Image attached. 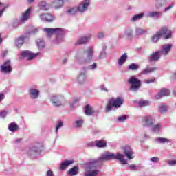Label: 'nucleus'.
<instances>
[{
    "mask_svg": "<svg viewBox=\"0 0 176 176\" xmlns=\"http://www.w3.org/2000/svg\"><path fill=\"white\" fill-rule=\"evenodd\" d=\"M117 159L121 163V164H127V160L124 159V155L118 153L115 155L112 153H106L100 156L98 160H91L90 162L85 164V167L87 170H93L100 167L102 164V162H107V160H113Z\"/></svg>",
    "mask_w": 176,
    "mask_h": 176,
    "instance_id": "obj_1",
    "label": "nucleus"
},
{
    "mask_svg": "<svg viewBox=\"0 0 176 176\" xmlns=\"http://www.w3.org/2000/svg\"><path fill=\"white\" fill-rule=\"evenodd\" d=\"M44 31L47 32V36H48V38H50L52 35L54 34L56 36V40L55 41L56 44L60 43V42L64 41V35H65V31L62 28H45L44 29Z\"/></svg>",
    "mask_w": 176,
    "mask_h": 176,
    "instance_id": "obj_2",
    "label": "nucleus"
},
{
    "mask_svg": "<svg viewBox=\"0 0 176 176\" xmlns=\"http://www.w3.org/2000/svg\"><path fill=\"white\" fill-rule=\"evenodd\" d=\"M94 53V50H93V47H89L84 53L78 52L76 56V58L78 63H81V64H85V63H89L93 58V54Z\"/></svg>",
    "mask_w": 176,
    "mask_h": 176,
    "instance_id": "obj_3",
    "label": "nucleus"
},
{
    "mask_svg": "<svg viewBox=\"0 0 176 176\" xmlns=\"http://www.w3.org/2000/svg\"><path fill=\"white\" fill-rule=\"evenodd\" d=\"M160 36H163L164 39H170L172 36L171 30H168L167 27H163L159 32H157L152 37V41L154 43H156L159 39H160Z\"/></svg>",
    "mask_w": 176,
    "mask_h": 176,
    "instance_id": "obj_4",
    "label": "nucleus"
},
{
    "mask_svg": "<svg viewBox=\"0 0 176 176\" xmlns=\"http://www.w3.org/2000/svg\"><path fill=\"white\" fill-rule=\"evenodd\" d=\"M124 101V100L121 97H118L117 98H110L108 105L106 107V112L112 111V108H120Z\"/></svg>",
    "mask_w": 176,
    "mask_h": 176,
    "instance_id": "obj_5",
    "label": "nucleus"
},
{
    "mask_svg": "<svg viewBox=\"0 0 176 176\" xmlns=\"http://www.w3.org/2000/svg\"><path fill=\"white\" fill-rule=\"evenodd\" d=\"M89 5H90V0H85L78 6V8H69L67 10V13L69 14H75L76 13V11L80 12L81 13H83V12L87 11V9L89 8Z\"/></svg>",
    "mask_w": 176,
    "mask_h": 176,
    "instance_id": "obj_6",
    "label": "nucleus"
},
{
    "mask_svg": "<svg viewBox=\"0 0 176 176\" xmlns=\"http://www.w3.org/2000/svg\"><path fill=\"white\" fill-rule=\"evenodd\" d=\"M129 85H131L130 87V90L132 91H138V89L141 87V80L137 78L135 76H132L128 80Z\"/></svg>",
    "mask_w": 176,
    "mask_h": 176,
    "instance_id": "obj_7",
    "label": "nucleus"
},
{
    "mask_svg": "<svg viewBox=\"0 0 176 176\" xmlns=\"http://www.w3.org/2000/svg\"><path fill=\"white\" fill-rule=\"evenodd\" d=\"M51 101L54 107H61L65 104V99L63 96L57 95L51 98Z\"/></svg>",
    "mask_w": 176,
    "mask_h": 176,
    "instance_id": "obj_8",
    "label": "nucleus"
},
{
    "mask_svg": "<svg viewBox=\"0 0 176 176\" xmlns=\"http://www.w3.org/2000/svg\"><path fill=\"white\" fill-rule=\"evenodd\" d=\"M155 123V120L151 116H146L142 118V124L145 127H151Z\"/></svg>",
    "mask_w": 176,
    "mask_h": 176,
    "instance_id": "obj_9",
    "label": "nucleus"
},
{
    "mask_svg": "<svg viewBox=\"0 0 176 176\" xmlns=\"http://www.w3.org/2000/svg\"><path fill=\"white\" fill-rule=\"evenodd\" d=\"M38 56V54H32L31 52L26 50L22 52L19 55V57L21 60L25 57H27L28 60H32Z\"/></svg>",
    "mask_w": 176,
    "mask_h": 176,
    "instance_id": "obj_10",
    "label": "nucleus"
},
{
    "mask_svg": "<svg viewBox=\"0 0 176 176\" xmlns=\"http://www.w3.org/2000/svg\"><path fill=\"white\" fill-rule=\"evenodd\" d=\"M1 72H3V74H10V72H12L10 60H8L4 62V63L1 65Z\"/></svg>",
    "mask_w": 176,
    "mask_h": 176,
    "instance_id": "obj_11",
    "label": "nucleus"
},
{
    "mask_svg": "<svg viewBox=\"0 0 176 176\" xmlns=\"http://www.w3.org/2000/svg\"><path fill=\"white\" fill-rule=\"evenodd\" d=\"M173 44H164L162 45L161 50H159V52H160L162 56H167L171 52Z\"/></svg>",
    "mask_w": 176,
    "mask_h": 176,
    "instance_id": "obj_12",
    "label": "nucleus"
},
{
    "mask_svg": "<svg viewBox=\"0 0 176 176\" xmlns=\"http://www.w3.org/2000/svg\"><path fill=\"white\" fill-rule=\"evenodd\" d=\"M170 96V89L163 88L161 91L155 96L157 100H160L162 97H167Z\"/></svg>",
    "mask_w": 176,
    "mask_h": 176,
    "instance_id": "obj_13",
    "label": "nucleus"
},
{
    "mask_svg": "<svg viewBox=\"0 0 176 176\" xmlns=\"http://www.w3.org/2000/svg\"><path fill=\"white\" fill-rule=\"evenodd\" d=\"M160 57H162V54L160 53V51H157L153 54H151V55H149L148 56V60L150 62L152 61H159V60H160Z\"/></svg>",
    "mask_w": 176,
    "mask_h": 176,
    "instance_id": "obj_14",
    "label": "nucleus"
},
{
    "mask_svg": "<svg viewBox=\"0 0 176 176\" xmlns=\"http://www.w3.org/2000/svg\"><path fill=\"white\" fill-rule=\"evenodd\" d=\"M124 153L126 156V157L129 159V160H133V159H134V156H133V155H134V153L133 152V149H131V147H130L129 146H126L124 148Z\"/></svg>",
    "mask_w": 176,
    "mask_h": 176,
    "instance_id": "obj_15",
    "label": "nucleus"
},
{
    "mask_svg": "<svg viewBox=\"0 0 176 176\" xmlns=\"http://www.w3.org/2000/svg\"><path fill=\"white\" fill-rule=\"evenodd\" d=\"M28 35H30V33L27 34H23L19 38H16L15 40V45L17 47H21L23 46V44L24 43V39L25 38H28Z\"/></svg>",
    "mask_w": 176,
    "mask_h": 176,
    "instance_id": "obj_16",
    "label": "nucleus"
},
{
    "mask_svg": "<svg viewBox=\"0 0 176 176\" xmlns=\"http://www.w3.org/2000/svg\"><path fill=\"white\" fill-rule=\"evenodd\" d=\"M40 19L42 21H47L50 23L54 20V16L50 14H43L40 15Z\"/></svg>",
    "mask_w": 176,
    "mask_h": 176,
    "instance_id": "obj_17",
    "label": "nucleus"
},
{
    "mask_svg": "<svg viewBox=\"0 0 176 176\" xmlns=\"http://www.w3.org/2000/svg\"><path fill=\"white\" fill-rule=\"evenodd\" d=\"M31 10H32V8L30 7L25 12L22 14V17L21 19V21H22V23L27 21V20L30 19V16L31 15Z\"/></svg>",
    "mask_w": 176,
    "mask_h": 176,
    "instance_id": "obj_18",
    "label": "nucleus"
},
{
    "mask_svg": "<svg viewBox=\"0 0 176 176\" xmlns=\"http://www.w3.org/2000/svg\"><path fill=\"white\" fill-rule=\"evenodd\" d=\"M52 5L55 9H59V8H62L63 5H64V1L63 0H54Z\"/></svg>",
    "mask_w": 176,
    "mask_h": 176,
    "instance_id": "obj_19",
    "label": "nucleus"
},
{
    "mask_svg": "<svg viewBox=\"0 0 176 176\" xmlns=\"http://www.w3.org/2000/svg\"><path fill=\"white\" fill-rule=\"evenodd\" d=\"M89 40L90 37H80L78 40H77L75 45H85V43H87Z\"/></svg>",
    "mask_w": 176,
    "mask_h": 176,
    "instance_id": "obj_20",
    "label": "nucleus"
},
{
    "mask_svg": "<svg viewBox=\"0 0 176 176\" xmlns=\"http://www.w3.org/2000/svg\"><path fill=\"white\" fill-rule=\"evenodd\" d=\"M85 80H86V73L81 72L77 78V82L82 85V83H85Z\"/></svg>",
    "mask_w": 176,
    "mask_h": 176,
    "instance_id": "obj_21",
    "label": "nucleus"
},
{
    "mask_svg": "<svg viewBox=\"0 0 176 176\" xmlns=\"http://www.w3.org/2000/svg\"><path fill=\"white\" fill-rule=\"evenodd\" d=\"M85 115L91 116V115H94V113H96V111H94L91 106L87 104L85 107Z\"/></svg>",
    "mask_w": 176,
    "mask_h": 176,
    "instance_id": "obj_22",
    "label": "nucleus"
},
{
    "mask_svg": "<svg viewBox=\"0 0 176 176\" xmlns=\"http://www.w3.org/2000/svg\"><path fill=\"white\" fill-rule=\"evenodd\" d=\"M72 163H74V161H72V160L64 161L60 164V170H65V168H67V167H68V166H71V164H72Z\"/></svg>",
    "mask_w": 176,
    "mask_h": 176,
    "instance_id": "obj_23",
    "label": "nucleus"
},
{
    "mask_svg": "<svg viewBox=\"0 0 176 176\" xmlns=\"http://www.w3.org/2000/svg\"><path fill=\"white\" fill-rule=\"evenodd\" d=\"M96 146L97 148H105L107 146V142L104 140H96Z\"/></svg>",
    "mask_w": 176,
    "mask_h": 176,
    "instance_id": "obj_24",
    "label": "nucleus"
},
{
    "mask_svg": "<svg viewBox=\"0 0 176 176\" xmlns=\"http://www.w3.org/2000/svg\"><path fill=\"white\" fill-rule=\"evenodd\" d=\"M31 98H36L39 96V91L35 89H31L29 91Z\"/></svg>",
    "mask_w": 176,
    "mask_h": 176,
    "instance_id": "obj_25",
    "label": "nucleus"
},
{
    "mask_svg": "<svg viewBox=\"0 0 176 176\" xmlns=\"http://www.w3.org/2000/svg\"><path fill=\"white\" fill-rule=\"evenodd\" d=\"M127 53H124L122 56L118 59V65H123L126 60H127Z\"/></svg>",
    "mask_w": 176,
    "mask_h": 176,
    "instance_id": "obj_26",
    "label": "nucleus"
},
{
    "mask_svg": "<svg viewBox=\"0 0 176 176\" xmlns=\"http://www.w3.org/2000/svg\"><path fill=\"white\" fill-rule=\"evenodd\" d=\"M146 32H148V30L146 29H142L141 28H136L135 29V34L138 36L144 35V34H146Z\"/></svg>",
    "mask_w": 176,
    "mask_h": 176,
    "instance_id": "obj_27",
    "label": "nucleus"
},
{
    "mask_svg": "<svg viewBox=\"0 0 176 176\" xmlns=\"http://www.w3.org/2000/svg\"><path fill=\"white\" fill-rule=\"evenodd\" d=\"M8 129L10 131H17L19 130V125L16 122H12L9 124Z\"/></svg>",
    "mask_w": 176,
    "mask_h": 176,
    "instance_id": "obj_28",
    "label": "nucleus"
},
{
    "mask_svg": "<svg viewBox=\"0 0 176 176\" xmlns=\"http://www.w3.org/2000/svg\"><path fill=\"white\" fill-rule=\"evenodd\" d=\"M167 0H156L155 1V7L157 9H160L162 6H164L165 5Z\"/></svg>",
    "mask_w": 176,
    "mask_h": 176,
    "instance_id": "obj_29",
    "label": "nucleus"
},
{
    "mask_svg": "<svg viewBox=\"0 0 176 176\" xmlns=\"http://www.w3.org/2000/svg\"><path fill=\"white\" fill-rule=\"evenodd\" d=\"M162 14L160 12H151L148 13L149 17H155V19H160V17H162Z\"/></svg>",
    "mask_w": 176,
    "mask_h": 176,
    "instance_id": "obj_30",
    "label": "nucleus"
},
{
    "mask_svg": "<svg viewBox=\"0 0 176 176\" xmlns=\"http://www.w3.org/2000/svg\"><path fill=\"white\" fill-rule=\"evenodd\" d=\"M78 170H79V167L77 166H75L74 167H73L72 169H70L69 174L71 176H74V175H76L78 174Z\"/></svg>",
    "mask_w": 176,
    "mask_h": 176,
    "instance_id": "obj_31",
    "label": "nucleus"
},
{
    "mask_svg": "<svg viewBox=\"0 0 176 176\" xmlns=\"http://www.w3.org/2000/svg\"><path fill=\"white\" fill-rule=\"evenodd\" d=\"M99 170H94L92 171H87L85 173V176H97L99 174Z\"/></svg>",
    "mask_w": 176,
    "mask_h": 176,
    "instance_id": "obj_32",
    "label": "nucleus"
},
{
    "mask_svg": "<svg viewBox=\"0 0 176 176\" xmlns=\"http://www.w3.org/2000/svg\"><path fill=\"white\" fill-rule=\"evenodd\" d=\"M156 69H157L156 67L147 68L142 70V74L143 75H146V74H151V72H153L154 71H156Z\"/></svg>",
    "mask_w": 176,
    "mask_h": 176,
    "instance_id": "obj_33",
    "label": "nucleus"
},
{
    "mask_svg": "<svg viewBox=\"0 0 176 176\" xmlns=\"http://www.w3.org/2000/svg\"><path fill=\"white\" fill-rule=\"evenodd\" d=\"M38 7L41 10H47L49 8L47 7V4H46V1H41L38 4Z\"/></svg>",
    "mask_w": 176,
    "mask_h": 176,
    "instance_id": "obj_34",
    "label": "nucleus"
},
{
    "mask_svg": "<svg viewBox=\"0 0 176 176\" xmlns=\"http://www.w3.org/2000/svg\"><path fill=\"white\" fill-rule=\"evenodd\" d=\"M130 170H133V171H140V170H141V168H142V166L141 165H138L135 166L134 164H131L129 166Z\"/></svg>",
    "mask_w": 176,
    "mask_h": 176,
    "instance_id": "obj_35",
    "label": "nucleus"
},
{
    "mask_svg": "<svg viewBox=\"0 0 176 176\" xmlns=\"http://www.w3.org/2000/svg\"><path fill=\"white\" fill-rule=\"evenodd\" d=\"M162 130V125L160 124H157L154 125L152 128L153 133H159Z\"/></svg>",
    "mask_w": 176,
    "mask_h": 176,
    "instance_id": "obj_36",
    "label": "nucleus"
},
{
    "mask_svg": "<svg viewBox=\"0 0 176 176\" xmlns=\"http://www.w3.org/2000/svg\"><path fill=\"white\" fill-rule=\"evenodd\" d=\"M144 17V13H140L136 15H134L131 21H137V20H140V19H142Z\"/></svg>",
    "mask_w": 176,
    "mask_h": 176,
    "instance_id": "obj_37",
    "label": "nucleus"
},
{
    "mask_svg": "<svg viewBox=\"0 0 176 176\" xmlns=\"http://www.w3.org/2000/svg\"><path fill=\"white\" fill-rule=\"evenodd\" d=\"M6 8H8V4L0 3V17L2 16L3 12H5Z\"/></svg>",
    "mask_w": 176,
    "mask_h": 176,
    "instance_id": "obj_38",
    "label": "nucleus"
},
{
    "mask_svg": "<svg viewBox=\"0 0 176 176\" xmlns=\"http://www.w3.org/2000/svg\"><path fill=\"white\" fill-rule=\"evenodd\" d=\"M39 152H41L39 146H34L31 148L30 155H34V153H39Z\"/></svg>",
    "mask_w": 176,
    "mask_h": 176,
    "instance_id": "obj_39",
    "label": "nucleus"
},
{
    "mask_svg": "<svg viewBox=\"0 0 176 176\" xmlns=\"http://www.w3.org/2000/svg\"><path fill=\"white\" fill-rule=\"evenodd\" d=\"M128 68L131 71H137V69H138L140 68V66H138V65H137L135 63H132L131 65H130L129 66Z\"/></svg>",
    "mask_w": 176,
    "mask_h": 176,
    "instance_id": "obj_40",
    "label": "nucleus"
},
{
    "mask_svg": "<svg viewBox=\"0 0 176 176\" xmlns=\"http://www.w3.org/2000/svg\"><path fill=\"white\" fill-rule=\"evenodd\" d=\"M125 34L128 38H133V30L131 28H127L126 30Z\"/></svg>",
    "mask_w": 176,
    "mask_h": 176,
    "instance_id": "obj_41",
    "label": "nucleus"
},
{
    "mask_svg": "<svg viewBox=\"0 0 176 176\" xmlns=\"http://www.w3.org/2000/svg\"><path fill=\"white\" fill-rule=\"evenodd\" d=\"M37 46L40 50L43 49V47H45V41L41 39L37 40Z\"/></svg>",
    "mask_w": 176,
    "mask_h": 176,
    "instance_id": "obj_42",
    "label": "nucleus"
},
{
    "mask_svg": "<svg viewBox=\"0 0 176 176\" xmlns=\"http://www.w3.org/2000/svg\"><path fill=\"white\" fill-rule=\"evenodd\" d=\"M139 105L142 108L144 107H148V105H149V101H148V100H140L139 101Z\"/></svg>",
    "mask_w": 176,
    "mask_h": 176,
    "instance_id": "obj_43",
    "label": "nucleus"
},
{
    "mask_svg": "<svg viewBox=\"0 0 176 176\" xmlns=\"http://www.w3.org/2000/svg\"><path fill=\"white\" fill-rule=\"evenodd\" d=\"M156 141H157L160 144H166V142H168L167 139L163 138H157Z\"/></svg>",
    "mask_w": 176,
    "mask_h": 176,
    "instance_id": "obj_44",
    "label": "nucleus"
},
{
    "mask_svg": "<svg viewBox=\"0 0 176 176\" xmlns=\"http://www.w3.org/2000/svg\"><path fill=\"white\" fill-rule=\"evenodd\" d=\"M167 109H168L167 106L164 104H161L159 107L160 112H166Z\"/></svg>",
    "mask_w": 176,
    "mask_h": 176,
    "instance_id": "obj_45",
    "label": "nucleus"
},
{
    "mask_svg": "<svg viewBox=\"0 0 176 176\" xmlns=\"http://www.w3.org/2000/svg\"><path fill=\"white\" fill-rule=\"evenodd\" d=\"M155 80H156V78H148V79L144 80V82L148 85L149 83H153V82H155Z\"/></svg>",
    "mask_w": 176,
    "mask_h": 176,
    "instance_id": "obj_46",
    "label": "nucleus"
},
{
    "mask_svg": "<svg viewBox=\"0 0 176 176\" xmlns=\"http://www.w3.org/2000/svg\"><path fill=\"white\" fill-rule=\"evenodd\" d=\"M174 6H175V3L173 2L168 7L165 8L164 12H168V10H170V9H173V8H174Z\"/></svg>",
    "mask_w": 176,
    "mask_h": 176,
    "instance_id": "obj_47",
    "label": "nucleus"
},
{
    "mask_svg": "<svg viewBox=\"0 0 176 176\" xmlns=\"http://www.w3.org/2000/svg\"><path fill=\"white\" fill-rule=\"evenodd\" d=\"M63 122H59L56 126V133H58V130L60 129H61V127H63Z\"/></svg>",
    "mask_w": 176,
    "mask_h": 176,
    "instance_id": "obj_48",
    "label": "nucleus"
},
{
    "mask_svg": "<svg viewBox=\"0 0 176 176\" xmlns=\"http://www.w3.org/2000/svg\"><path fill=\"white\" fill-rule=\"evenodd\" d=\"M127 119V116L124 115L122 116H120L118 118V122H124Z\"/></svg>",
    "mask_w": 176,
    "mask_h": 176,
    "instance_id": "obj_49",
    "label": "nucleus"
},
{
    "mask_svg": "<svg viewBox=\"0 0 176 176\" xmlns=\"http://www.w3.org/2000/svg\"><path fill=\"white\" fill-rule=\"evenodd\" d=\"M97 68V63H94V64L88 66V69H90L91 71L96 69Z\"/></svg>",
    "mask_w": 176,
    "mask_h": 176,
    "instance_id": "obj_50",
    "label": "nucleus"
},
{
    "mask_svg": "<svg viewBox=\"0 0 176 176\" xmlns=\"http://www.w3.org/2000/svg\"><path fill=\"white\" fill-rule=\"evenodd\" d=\"M76 127H82V124H83V120H78L76 122Z\"/></svg>",
    "mask_w": 176,
    "mask_h": 176,
    "instance_id": "obj_51",
    "label": "nucleus"
},
{
    "mask_svg": "<svg viewBox=\"0 0 176 176\" xmlns=\"http://www.w3.org/2000/svg\"><path fill=\"white\" fill-rule=\"evenodd\" d=\"M87 146L88 148H93L94 146H96V141L94 142H90L89 143L87 144Z\"/></svg>",
    "mask_w": 176,
    "mask_h": 176,
    "instance_id": "obj_52",
    "label": "nucleus"
},
{
    "mask_svg": "<svg viewBox=\"0 0 176 176\" xmlns=\"http://www.w3.org/2000/svg\"><path fill=\"white\" fill-rule=\"evenodd\" d=\"M104 57H107V53L105 51H102L99 55V58H104Z\"/></svg>",
    "mask_w": 176,
    "mask_h": 176,
    "instance_id": "obj_53",
    "label": "nucleus"
},
{
    "mask_svg": "<svg viewBox=\"0 0 176 176\" xmlns=\"http://www.w3.org/2000/svg\"><path fill=\"white\" fill-rule=\"evenodd\" d=\"M6 115H8V111H3L0 112V118H6Z\"/></svg>",
    "mask_w": 176,
    "mask_h": 176,
    "instance_id": "obj_54",
    "label": "nucleus"
},
{
    "mask_svg": "<svg viewBox=\"0 0 176 176\" xmlns=\"http://www.w3.org/2000/svg\"><path fill=\"white\" fill-rule=\"evenodd\" d=\"M151 162L153 163H158L159 162V157H154L151 159Z\"/></svg>",
    "mask_w": 176,
    "mask_h": 176,
    "instance_id": "obj_55",
    "label": "nucleus"
},
{
    "mask_svg": "<svg viewBox=\"0 0 176 176\" xmlns=\"http://www.w3.org/2000/svg\"><path fill=\"white\" fill-rule=\"evenodd\" d=\"M168 164L169 166H175L176 160H170V161H168Z\"/></svg>",
    "mask_w": 176,
    "mask_h": 176,
    "instance_id": "obj_56",
    "label": "nucleus"
},
{
    "mask_svg": "<svg viewBox=\"0 0 176 176\" xmlns=\"http://www.w3.org/2000/svg\"><path fill=\"white\" fill-rule=\"evenodd\" d=\"M47 176H54V174H53L52 170H48L47 173Z\"/></svg>",
    "mask_w": 176,
    "mask_h": 176,
    "instance_id": "obj_57",
    "label": "nucleus"
},
{
    "mask_svg": "<svg viewBox=\"0 0 176 176\" xmlns=\"http://www.w3.org/2000/svg\"><path fill=\"white\" fill-rule=\"evenodd\" d=\"M98 38L99 39H101V38H104V33H102V32L99 33V34H98Z\"/></svg>",
    "mask_w": 176,
    "mask_h": 176,
    "instance_id": "obj_58",
    "label": "nucleus"
},
{
    "mask_svg": "<svg viewBox=\"0 0 176 176\" xmlns=\"http://www.w3.org/2000/svg\"><path fill=\"white\" fill-rule=\"evenodd\" d=\"M100 90H103L104 91H108V89H107V88H105V85H101Z\"/></svg>",
    "mask_w": 176,
    "mask_h": 176,
    "instance_id": "obj_59",
    "label": "nucleus"
},
{
    "mask_svg": "<svg viewBox=\"0 0 176 176\" xmlns=\"http://www.w3.org/2000/svg\"><path fill=\"white\" fill-rule=\"evenodd\" d=\"M5 98V95L3 94H0V102Z\"/></svg>",
    "mask_w": 176,
    "mask_h": 176,
    "instance_id": "obj_60",
    "label": "nucleus"
},
{
    "mask_svg": "<svg viewBox=\"0 0 176 176\" xmlns=\"http://www.w3.org/2000/svg\"><path fill=\"white\" fill-rule=\"evenodd\" d=\"M21 141V139H18V140H15L14 143L17 144V143L20 142Z\"/></svg>",
    "mask_w": 176,
    "mask_h": 176,
    "instance_id": "obj_61",
    "label": "nucleus"
},
{
    "mask_svg": "<svg viewBox=\"0 0 176 176\" xmlns=\"http://www.w3.org/2000/svg\"><path fill=\"white\" fill-rule=\"evenodd\" d=\"M33 34H35V32H38V29L34 28V30H33V32H32Z\"/></svg>",
    "mask_w": 176,
    "mask_h": 176,
    "instance_id": "obj_62",
    "label": "nucleus"
},
{
    "mask_svg": "<svg viewBox=\"0 0 176 176\" xmlns=\"http://www.w3.org/2000/svg\"><path fill=\"white\" fill-rule=\"evenodd\" d=\"M8 54V51H4L3 52V56L5 57V56Z\"/></svg>",
    "mask_w": 176,
    "mask_h": 176,
    "instance_id": "obj_63",
    "label": "nucleus"
},
{
    "mask_svg": "<svg viewBox=\"0 0 176 176\" xmlns=\"http://www.w3.org/2000/svg\"><path fill=\"white\" fill-rule=\"evenodd\" d=\"M35 0H28V3H32Z\"/></svg>",
    "mask_w": 176,
    "mask_h": 176,
    "instance_id": "obj_64",
    "label": "nucleus"
}]
</instances>
